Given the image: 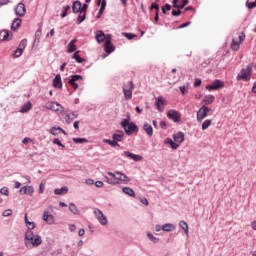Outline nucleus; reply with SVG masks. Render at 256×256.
Here are the masks:
<instances>
[{
  "mask_svg": "<svg viewBox=\"0 0 256 256\" xmlns=\"http://www.w3.org/2000/svg\"><path fill=\"white\" fill-rule=\"evenodd\" d=\"M42 244L40 235H34L32 230H27L25 233V246L28 249L37 248Z\"/></svg>",
  "mask_w": 256,
  "mask_h": 256,
  "instance_id": "nucleus-1",
  "label": "nucleus"
},
{
  "mask_svg": "<svg viewBox=\"0 0 256 256\" xmlns=\"http://www.w3.org/2000/svg\"><path fill=\"white\" fill-rule=\"evenodd\" d=\"M131 121V118L128 116L126 119H123L120 123L121 127H123L126 135H131V133H137L139 131V128L134 122Z\"/></svg>",
  "mask_w": 256,
  "mask_h": 256,
  "instance_id": "nucleus-2",
  "label": "nucleus"
},
{
  "mask_svg": "<svg viewBox=\"0 0 256 256\" xmlns=\"http://www.w3.org/2000/svg\"><path fill=\"white\" fill-rule=\"evenodd\" d=\"M252 69L251 65L242 68L236 77L237 81H251Z\"/></svg>",
  "mask_w": 256,
  "mask_h": 256,
  "instance_id": "nucleus-3",
  "label": "nucleus"
},
{
  "mask_svg": "<svg viewBox=\"0 0 256 256\" xmlns=\"http://www.w3.org/2000/svg\"><path fill=\"white\" fill-rule=\"evenodd\" d=\"M238 39H239V41H237V39H235V38L232 39V42L230 44L232 51H239V47H241V44L243 43V41H245V33L240 32L238 34Z\"/></svg>",
  "mask_w": 256,
  "mask_h": 256,
  "instance_id": "nucleus-4",
  "label": "nucleus"
},
{
  "mask_svg": "<svg viewBox=\"0 0 256 256\" xmlns=\"http://www.w3.org/2000/svg\"><path fill=\"white\" fill-rule=\"evenodd\" d=\"M107 174L111 178H114L118 182V184H120V182H123V183L130 182V178L127 175L123 174L122 172H119V171L115 173L108 172Z\"/></svg>",
  "mask_w": 256,
  "mask_h": 256,
  "instance_id": "nucleus-5",
  "label": "nucleus"
},
{
  "mask_svg": "<svg viewBox=\"0 0 256 256\" xmlns=\"http://www.w3.org/2000/svg\"><path fill=\"white\" fill-rule=\"evenodd\" d=\"M211 111V108L207 107V106H202L196 114V119L198 121V123H201V121H203V119H205L207 117V115H209Z\"/></svg>",
  "mask_w": 256,
  "mask_h": 256,
  "instance_id": "nucleus-6",
  "label": "nucleus"
},
{
  "mask_svg": "<svg viewBox=\"0 0 256 256\" xmlns=\"http://www.w3.org/2000/svg\"><path fill=\"white\" fill-rule=\"evenodd\" d=\"M225 87V82L219 79L214 80L211 84L206 86L207 91H217L218 89H223Z\"/></svg>",
  "mask_w": 256,
  "mask_h": 256,
  "instance_id": "nucleus-7",
  "label": "nucleus"
},
{
  "mask_svg": "<svg viewBox=\"0 0 256 256\" xmlns=\"http://www.w3.org/2000/svg\"><path fill=\"white\" fill-rule=\"evenodd\" d=\"M79 81H83V76H81V75H72V76H70V79H69L68 83L71 87H73V89L75 91H77V89H79V84H78Z\"/></svg>",
  "mask_w": 256,
  "mask_h": 256,
  "instance_id": "nucleus-8",
  "label": "nucleus"
},
{
  "mask_svg": "<svg viewBox=\"0 0 256 256\" xmlns=\"http://www.w3.org/2000/svg\"><path fill=\"white\" fill-rule=\"evenodd\" d=\"M45 107L50 111H54L55 113H57V111H64L63 106H61L59 102L55 101L47 102Z\"/></svg>",
  "mask_w": 256,
  "mask_h": 256,
  "instance_id": "nucleus-9",
  "label": "nucleus"
},
{
  "mask_svg": "<svg viewBox=\"0 0 256 256\" xmlns=\"http://www.w3.org/2000/svg\"><path fill=\"white\" fill-rule=\"evenodd\" d=\"M168 119H171L174 123L181 121V113L179 111L171 109L167 112Z\"/></svg>",
  "mask_w": 256,
  "mask_h": 256,
  "instance_id": "nucleus-10",
  "label": "nucleus"
},
{
  "mask_svg": "<svg viewBox=\"0 0 256 256\" xmlns=\"http://www.w3.org/2000/svg\"><path fill=\"white\" fill-rule=\"evenodd\" d=\"M123 93L125 99H133V82L127 83V85L123 88Z\"/></svg>",
  "mask_w": 256,
  "mask_h": 256,
  "instance_id": "nucleus-11",
  "label": "nucleus"
},
{
  "mask_svg": "<svg viewBox=\"0 0 256 256\" xmlns=\"http://www.w3.org/2000/svg\"><path fill=\"white\" fill-rule=\"evenodd\" d=\"M93 214L96 215L97 220L99 221V223L102 226L107 225V223H108L107 218H106V216L103 214V212L101 210L95 209L93 211Z\"/></svg>",
  "mask_w": 256,
  "mask_h": 256,
  "instance_id": "nucleus-12",
  "label": "nucleus"
},
{
  "mask_svg": "<svg viewBox=\"0 0 256 256\" xmlns=\"http://www.w3.org/2000/svg\"><path fill=\"white\" fill-rule=\"evenodd\" d=\"M155 101V105L158 111H165V106L167 105V101H165V98H163V96H158L155 98Z\"/></svg>",
  "mask_w": 256,
  "mask_h": 256,
  "instance_id": "nucleus-13",
  "label": "nucleus"
},
{
  "mask_svg": "<svg viewBox=\"0 0 256 256\" xmlns=\"http://www.w3.org/2000/svg\"><path fill=\"white\" fill-rule=\"evenodd\" d=\"M25 47H27V40H22L14 52V57H21L25 51Z\"/></svg>",
  "mask_w": 256,
  "mask_h": 256,
  "instance_id": "nucleus-14",
  "label": "nucleus"
},
{
  "mask_svg": "<svg viewBox=\"0 0 256 256\" xmlns=\"http://www.w3.org/2000/svg\"><path fill=\"white\" fill-rule=\"evenodd\" d=\"M15 13L17 17H25V13H27V8H25V4L19 3L15 8Z\"/></svg>",
  "mask_w": 256,
  "mask_h": 256,
  "instance_id": "nucleus-15",
  "label": "nucleus"
},
{
  "mask_svg": "<svg viewBox=\"0 0 256 256\" xmlns=\"http://www.w3.org/2000/svg\"><path fill=\"white\" fill-rule=\"evenodd\" d=\"M13 39V33L9 30L0 31V41H11Z\"/></svg>",
  "mask_w": 256,
  "mask_h": 256,
  "instance_id": "nucleus-16",
  "label": "nucleus"
},
{
  "mask_svg": "<svg viewBox=\"0 0 256 256\" xmlns=\"http://www.w3.org/2000/svg\"><path fill=\"white\" fill-rule=\"evenodd\" d=\"M173 139H174L175 143L179 146V145H181V143H183V141H185V133L178 132L173 135Z\"/></svg>",
  "mask_w": 256,
  "mask_h": 256,
  "instance_id": "nucleus-17",
  "label": "nucleus"
},
{
  "mask_svg": "<svg viewBox=\"0 0 256 256\" xmlns=\"http://www.w3.org/2000/svg\"><path fill=\"white\" fill-rule=\"evenodd\" d=\"M123 137H125V132H123V130H117L116 133L112 135V139L117 143L123 141Z\"/></svg>",
  "mask_w": 256,
  "mask_h": 256,
  "instance_id": "nucleus-18",
  "label": "nucleus"
},
{
  "mask_svg": "<svg viewBox=\"0 0 256 256\" xmlns=\"http://www.w3.org/2000/svg\"><path fill=\"white\" fill-rule=\"evenodd\" d=\"M43 220L49 225L55 224V217L52 214H49L47 211H45L43 214Z\"/></svg>",
  "mask_w": 256,
  "mask_h": 256,
  "instance_id": "nucleus-19",
  "label": "nucleus"
},
{
  "mask_svg": "<svg viewBox=\"0 0 256 256\" xmlns=\"http://www.w3.org/2000/svg\"><path fill=\"white\" fill-rule=\"evenodd\" d=\"M50 133H51V135H54V136L59 135V133H63V135H67V132L60 126H53L50 129Z\"/></svg>",
  "mask_w": 256,
  "mask_h": 256,
  "instance_id": "nucleus-20",
  "label": "nucleus"
},
{
  "mask_svg": "<svg viewBox=\"0 0 256 256\" xmlns=\"http://www.w3.org/2000/svg\"><path fill=\"white\" fill-rule=\"evenodd\" d=\"M124 155L126 157H128V159H131L132 161H141V160H143V156L137 155V154H133V153H131L129 151H125Z\"/></svg>",
  "mask_w": 256,
  "mask_h": 256,
  "instance_id": "nucleus-21",
  "label": "nucleus"
},
{
  "mask_svg": "<svg viewBox=\"0 0 256 256\" xmlns=\"http://www.w3.org/2000/svg\"><path fill=\"white\" fill-rule=\"evenodd\" d=\"M53 87L55 89H62L63 88V82L61 81V74H57L53 80Z\"/></svg>",
  "mask_w": 256,
  "mask_h": 256,
  "instance_id": "nucleus-22",
  "label": "nucleus"
},
{
  "mask_svg": "<svg viewBox=\"0 0 256 256\" xmlns=\"http://www.w3.org/2000/svg\"><path fill=\"white\" fill-rule=\"evenodd\" d=\"M20 195H29L32 196L34 193V189L32 186H25L19 190Z\"/></svg>",
  "mask_w": 256,
  "mask_h": 256,
  "instance_id": "nucleus-23",
  "label": "nucleus"
},
{
  "mask_svg": "<svg viewBox=\"0 0 256 256\" xmlns=\"http://www.w3.org/2000/svg\"><path fill=\"white\" fill-rule=\"evenodd\" d=\"M75 43H77V38H74L70 41L67 46V53H75V51H77V45H75Z\"/></svg>",
  "mask_w": 256,
  "mask_h": 256,
  "instance_id": "nucleus-24",
  "label": "nucleus"
},
{
  "mask_svg": "<svg viewBox=\"0 0 256 256\" xmlns=\"http://www.w3.org/2000/svg\"><path fill=\"white\" fill-rule=\"evenodd\" d=\"M104 50L108 55H111V53L115 51V46L111 43V41H105Z\"/></svg>",
  "mask_w": 256,
  "mask_h": 256,
  "instance_id": "nucleus-25",
  "label": "nucleus"
},
{
  "mask_svg": "<svg viewBox=\"0 0 256 256\" xmlns=\"http://www.w3.org/2000/svg\"><path fill=\"white\" fill-rule=\"evenodd\" d=\"M143 130L145 131L146 135H148V137H153V126H151V124L145 122L143 124Z\"/></svg>",
  "mask_w": 256,
  "mask_h": 256,
  "instance_id": "nucleus-26",
  "label": "nucleus"
},
{
  "mask_svg": "<svg viewBox=\"0 0 256 256\" xmlns=\"http://www.w3.org/2000/svg\"><path fill=\"white\" fill-rule=\"evenodd\" d=\"M95 39H96L97 43H99V44L103 43V41H105V39H106L105 33L102 30H98L96 32Z\"/></svg>",
  "mask_w": 256,
  "mask_h": 256,
  "instance_id": "nucleus-27",
  "label": "nucleus"
},
{
  "mask_svg": "<svg viewBox=\"0 0 256 256\" xmlns=\"http://www.w3.org/2000/svg\"><path fill=\"white\" fill-rule=\"evenodd\" d=\"M98 5H100V10H99V13L97 15V18L99 19V17H101V15H103V11H105V7H107V1L99 0Z\"/></svg>",
  "mask_w": 256,
  "mask_h": 256,
  "instance_id": "nucleus-28",
  "label": "nucleus"
},
{
  "mask_svg": "<svg viewBox=\"0 0 256 256\" xmlns=\"http://www.w3.org/2000/svg\"><path fill=\"white\" fill-rule=\"evenodd\" d=\"M213 101H215V96L206 95V96H204V99H203L202 103L206 107V105H211V103H213Z\"/></svg>",
  "mask_w": 256,
  "mask_h": 256,
  "instance_id": "nucleus-29",
  "label": "nucleus"
},
{
  "mask_svg": "<svg viewBox=\"0 0 256 256\" xmlns=\"http://www.w3.org/2000/svg\"><path fill=\"white\" fill-rule=\"evenodd\" d=\"M72 11H73V13H81V1L76 0L72 4Z\"/></svg>",
  "mask_w": 256,
  "mask_h": 256,
  "instance_id": "nucleus-30",
  "label": "nucleus"
},
{
  "mask_svg": "<svg viewBox=\"0 0 256 256\" xmlns=\"http://www.w3.org/2000/svg\"><path fill=\"white\" fill-rule=\"evenodd\" d=\"M165 145H170L171 149H178L179 144H176L171 138H166L164 141Z\"/></svg>",
  "mask_w": 256,
  "mask_h": 256,
  "instance_id": "nucleus-31",
  "label": "nucleus"
},
{
  "mask_svg": "<svg viewBox=\"0 0 256 256\" xmlns=\"http://www.w3.org/2000/svg\"><path fill=\"white\" fill-rule=\"evenodd\" d=\"M32 108L33 105L31 104V102H28L22 106V108L20 109V113H29Z\"/></svg>",
  "mask_w": 256,
  "mask_h": 256,
  "instance_id": "nucleus-32",
  "label": "nucleus"
},
{
  "mask_svg": "<svg viewBox=\"0 0 256 256\" xmlns=\"http://www.w3.org/2000/svg\"><path fill=\"white\" fill-rule=\"evenodd\" d=\"M69 189L66 186H63L61 189H55L54 194L56 195H66L68 193Z\"/></svg>",
  "mask_w": 256,
  "mask_h": 256,
  "instance_id": "nucleus-33",
  "label": "nucleus"
},
{
  "mask_svg": "<svg viewBox=\"0 0 256 256\" xmlns=\"http://www.w3.org/2000/svg\"><path fill=\"white\" fill-rule=\"evenodd\" d=\"M21 23H22L21 19H19V18L14 19L12 26H11L12 31H17V29H19V27H21Z\"/></svg>",
  "mask_w": 256,
  "mask_h": 256,
  "instance_id": "nucleus-34",
  "label": "nucleus"
},
{
  "mask_svg": "<svg viewBox=\"0 0 256 256\" xmlns=\"http://www.w3.org/2000/svg\"><path fill=\"white\" fill-rule=\"evenodd\" d=\"M77 117H79V115L74 112L66 114V123H71L73 120L77 119Z\"/></svg>",
  "mask_w": 256,
  "mask_h": 256,
  "instance_id": "nucleus-35",
  "label": "nucleus"
},
{
  "mask_svg": "<svg viewBox=\"0 0 256 256\" xmlns=\"http://www.w3.org/2000/svg\"><path fill=\"white\" fill-rule=\"evenodd\" d=\"M179 226L183 229L185 235H189V227H188L187 222L181 221V222H179Z\"/></svg>",
  "mask_w": 256,
  "mask_h": 256,
  "instance_id": "nucleus-36",
  "label": "nucleus"
},
{
  "mask_svg": "<svg viewBox=\"0 0 256 256\" xmlns=\"http://www.w3.org/2000/svg\"><path fill=\"white\" fill-rule=\"evenodd\" d=\"M123 193L129 195L130 197H135V192L130 187L123 188Z\"/></svg>",
  "mask_w": 256,
  "mask_h": 256,
  "instance_id": "nucleus-37",
  "label": "nucleus"
},
{
  "mask_svg": "<svg viewBox=\"0 0 256 256\" xmlns=\"http://www.w3.org/2000/svg\"><path fill=\"white\" fill-rule=\"evenodd\" d=\"M173 229H175V226H173L171 223H166L162 226V230L164 232H170L172 231Z\"/></svg>",
  "mask_w": 256,
  "mask_h": 256,
  "instance_id": "nucleus-38",
  "label": "nucleus"
},
{
  "mask_svg": "<svg viewBox=\"0 0 256 256\" xmlns=\"http://www.w3.org/2000/svg\"><path fill=\"white\" fill-rule=\"evenodd\" d=\"M103 143H107L111 147H119V143L116 140L104 139Z\"/></svg>",
  "mask_w": 256,
  "mask_h": 256,
  "instance_id": "nucleus-39",
  "label": "nucleus"
},
{
  "mask_svg": "<svg viewBox=\"0 0 256 256\" xmlns=\"http://www.w3.org/2000/svg\"><path fill=\"white\" fill-rule=\"evenodd\" d=\"M179 90L182 95H186V93H188V91H189V83H186L183 86H180Z\"/></svg>",
  "mask_w": 256,
  "mask_h": 256,
  "instance_id": "nucleus-40",
  "label": "nucleus"
},
{
  "mask_svg": "<svg viewBox=\"0 0 256 256\" xmlns=\"http://www.w3.org/2000/svg\"><path fill=\"white\" fill-rule=\"evenodd\" d=\"M72 59H75L77 63H83V58H81V55H79V51H76L73 54Z\"/></svg>",
  "mask_w": 256,
  "mask_h": 256,
  "instance_id": "nucleus-41",
  "label": "nucleus"
},
{
  "mask_svg": "<svg viewBox=\"0 0 256 256\" xmlns=\"http://www.w3.org/2000/svg\"><path fill=\"white\" fill-rule=\"evenodd\" d=\"M69 9H71V6L69 5H65L62 7V13H61L62 19H65V17L67 16V11H69Z\"/></svg>",
  "mask_w": 256,
  "mask_h": 256,
  "instance_id": "nucleus-42",
  "label": "nucleus"
},
{
  "mask_svg": "<svg viewBox=\"0 0 256 256\" xmlns=\"http://www.w3.org/2000/svg\"><path fill=\"white\" fill-rule=\"evenodd\" d=\"M211 123H212L211 120H205L202 123V131H207V129H209V127H211Z\"/></svg>",
  "mask_w": 256,
  "mask_h": 256,
  "instance_id": "nucleus-43",
  "label": "nucleus"
},
{
  "mask_svg": "<svg viewBox=\"0 0 256 256\" xmlns=\"http://www.w3.org/2000/svg\"><path fill=\"white\" fill-rule=\"evenodd\" d=\"M83 14H80L78 16V19H77V25H81V23H83V21H85L86 17H87V13L85 12H82Z\"/></svg>",
  "mask_w": 256,
  "mask_h": 256,
  "instance_id": "nucleus-44",
  "label": "nucleus"
},
{
  "mask_svg": "<svg viewBox=\"0 0 256 256\" xmlns=\"http://www.w3.org/2000/svg\"><path fill=\"white\" fill-rule=\"evenodd\" d=\"M69 209L74 215L79 214V210H78V208L75 204L71 203L70 206H69Z\"/></svg>",
  "mask_w": 256,
  "mask_h": 256,
  "instance_id": "nucleus-45",
  "label": "nucleus"
},
{
  "mask_svg": "<svg viewBox=\"0 0 256 256\" xmlns=\"http://www.w3.org/2000/svg\"><path fill=\"white\" fill-rule=\"evenodd\" d=\"M147 237H148V239H150V241H152L153 243H159V238L154 237L151 232H148V233H147Z\"/></svg>",
  "mask_w": 256,
  "mask_h": 256,
  "instance_id": "nucleus-46",
  "label": "nucleus"
},
{
  "mask_svg": "<svg viewBox=\"0 0 256 256\" xmlns=\"http://www.w3.org/2000/svg\"><path fill=\"white\" fill-rule=\"evenodd\" d=\"M105 179H106V182H107L108 184H110V185L119 184V182H117L114 177L109 178V177L106 176Z\"/></svg>",
  "mask_w": 256,
  "mask_h": 256,
  "instance_id": "nucleus-47",
  "label": "nucleus"
},
{
  "mask_svg": "<svg viewBox=\"0 0 256 256\" xmlns=\"http://www.w3.org/2000/svg\"><path fill=\"white\" fill-rule=\"evenodd\" d=\"M73 142L76 144L87 143V138H73Z\"/></svg>",
  "mask_w": 256,
  "mask_h": 256,
  "instance_id": "nucleus-48",
  "label": "nucleus"
},
{
  "mask_svg": "<svg viewBox=\"0 0 256 256\" xmlns=\"http://www.w3.org/2000/svg\"><path fill=\"white\" fill-rule=\"evenodd\" d=\"M0 194H1V195H5V196H9V195H10L9 188H6V187L1 188V189H0Z\"/></svg>",
  "mask_w": 256,
  "mask_h": 256,
  "instance_id": "nucleus-49",
  "label": "nucleus"
},
{
  "mask_svg": "<svg viewBox=\"0 0 256 256\" xmlns=\"http://www.w3.org/2000/svg\"><path fill=\"white\" fill-rule=\"evenodd\" d=\"M54 145H58V147H62L63 149L65 148V145H63V143H61V140H59V138H55L53 140Z\"/></svg>",
  "mask_w": 256,
  "mask_h": 256,
  "instance_id": "nucleus-50",
  "label": "nucleus"
},
{
  "mask_svg": "<svg viewBox=\"0 0 256 256\" xmlns=\"http://www.w3.org/2000/svg\"><path fill=\"white\" fill-rule=\"evenodd\" d=\"M246 6L248 7V9H255L256 7V0L254 2H246Z\"/></svg>",
  "mask_w": 256,
  "mask_h": 256,
  "instance_id": "nucleus-51",
  "label": "nucleus"
},
{
  "mask_svg": "<svg viewBox=\"0 0 256 256\" xmlns=\"http://www.w3.org/2000/svg\"><path fill=\"white\" fill-rule=\"evenodd\" d=\"M123 36L126 37V39H135L136 35L133 33H123Z\"/></svg>",
  "mask_w": 256,
  "mask_h": 256,
  "instance_id": "nucleus-52",
  "label": "nucleus"
},
{
  "mask_svg": "<svg viewBox=\"0 0 256 256\" xmlns=\"http://www.w3.org/2000/svg\"><path fill=\"white\" fill-rule=\"evenodd\" d=\"M13 211L11 209H7L2 213V216L4 217H10L12 215Z\"/></svg>",
  "mask_w": 256,
  "mask_h": 256,
  "instance_id": "nucleus-53",
  "label": "nucleus"
},
{
  "mask_svg": "<svg viewBox=\"0 0 256 256\" xmlns=\"http://www.w3.org/2000/svg\"><path fill=\"white\" fill-rule=\"evenodd\" d=\"M26 227L28 228V231H32L35 228V223L29 222L26 224Z\"/></svg>",
  "mask_w": 256,
  "mask_h": 256,
  "instance_id": "nucleus-54",
  "label": "nucleus"
},
{
  "mask_svg": "<svg viewBox=\"0 0 256 256\" xmlns=\"http://www.w3.org/2000/svg\"><path fill=\"white\" fill-rule=\"evenodd\" d=\"M88 7L89 5H87V3L81 5V13H87Z\"/></svg>",
  "mask_w": 256,
  "mask_h": 256,
  "instance_id": "nucleus-55",
  "label": "nucleus"
},
{
  "mask_svg": "<svg viewBox=\"0 0 256 256\" xmlns=\"http://www.w3.org/2000/svg\"><path fill=\"white\" fill-rule=\"evenodd\" d=\"M166 11H171V5L166 4L165 6L162 7V12L166 13Z\"/></svg>",
  "mask_w": 256,
  "mask_h": 256,
  "instance_id": "nucleus-56",
  "label": "nucleus"
},
{
  "mask_svg": "<svg viewBox=\"0 0 256 256\" xmlns=\"http://www.w3.org/2000/svg\"><path fill=\"white\" fill-rule=\"evenodd\" d=\"M201 79L199 78H196L195 81H194V87H201Z\"/></svg>",
  "mask_w": 256,
  "mask_h": 256,
  "instance_id": "nucleus-57",
  "label": "nucleus"
},
{
  "mask_svg": "<svg viewBox=\"0 0 256 256\" xmlns=\"http://www.w3.org/2000/svg\"><path fill=\"white\" fill-rule=\"evenodd\" d=\"M172 15L174 17H179V15H181V10H172Z\"/></svg>",
  "mask_w": 256,
  "mask_h": 256,
  "instance_id": "nucleus-58",
  "label": "nucleus"
},
{
  "mask_svg": "<svg viewBox=\"0 0 256 256\" xmlns=\"http://www.w3.org/2000/svg\"><path fill=\"white\" fill-rule=\"evenodd\" d=\"M191 25V22H186L178 27V29H185V27H189Z\"/></svg>",
  "mask_w": 256,
  "mask_h": 256,
  "instance_id": "nucleus-59",
  "label": "nucleus"
},
{
  "mask_svg": "<svg viewBox=\"0 0 256 256\" xmlns=\"http://www.w3.org/2000/svg\"><path fill=\"white\" fill-rule=\"evenodd\" d=\"M151 9H155L156 12H159V5L157 3L151 4Z\"/></svg>",
  "mask_w": 256,
  "mask_h": 256,
  "instance_id": "nucleus-60",
  "label": "nucleus"
},
{
  "mask_svg": "<svg viewBox=\"0 0 256 256\" xmlns=\"http://www.w3.org/2000/svg\"><path fill=\"white\" fill-rule=\"evenodd\" d=\"M94 185H95L96 187H98V188H101V187L104 186V183L101 182V181H97L96 183H94Z\"/></svg>",
  "mask_w": 256,
  "mask_h": 256,
  "instance_id": "nucleus-61",
  "label": "nucleus"
},
{
  "mask_svg": "<svg viewBox=\"0 0 256 256\" xmlns=\"http://www.w3.org/2000/svg\"><path fill=\"white\" fill-rule=\"evenodd\" d=\"M44 188H45L44 183H41V184H40V194H43V193H44Z\"/></svg>",
  "mask_w": 256,
  "mask_h": 256,
  "instance_id": "nucleus-62",
  "label": "nucleus"
},
{
  "mask_svg": "<svg viewBox=\"0 0 256 256\" xmlns=\"http://www.w3.org/2000/svg\"><path fill=\"white\" fill-rule=\"evenodd\" d=\"M73 127H74V129H79V121H75L73 123Z\"/></svg>",
  "mask_w": 256,
  "mask_h": 256,
  "instance_id": "nucleus-63",
  "label": "nucleus"
},
{
  "mask_svg": "<svg viewBox=\"0 0 256 256\" xmlns=\"http://www.w3.org/2000/svg\"><path fill=\"white\" fill-rule=\"evenodd\" d=\"M252 93H256V82L252 86Z\"/></svg>",
  "mask_w": 256,
  "mask_h": 256,
  "instance_id": "nucleus-64",
  "label": "nucleus"
}]
</instances>
